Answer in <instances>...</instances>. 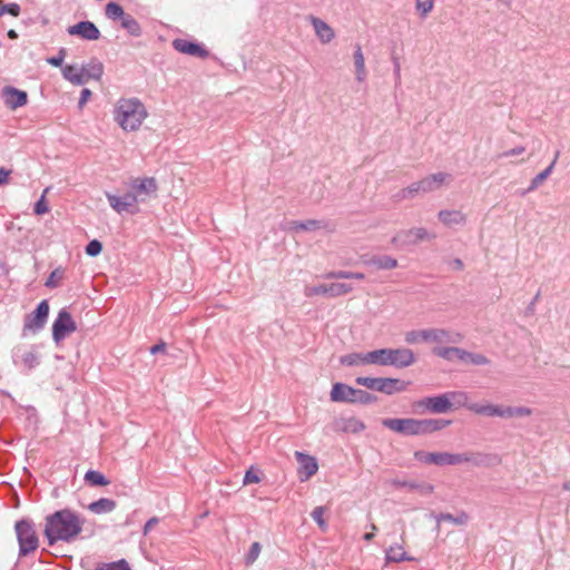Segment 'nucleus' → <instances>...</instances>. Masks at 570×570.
Wrapping results in <instances>:
<instances>
[{"label":"nucleus","mask_w":570,"mask_h":570,"mask_svg":"<svg viewBox=\"0 0 570 570\" xmlns=\"http://www.w3.org/2000/svg\"><path fill=\"white\" fill-rule=\"evenodd\" d=\"M149 112L146 105L137 97H121L112 108V119L126 134L139 131Z\"/></svg>","instance_id":"nucleus-1"},{"label":"nucleus","mask_w":570,"mask_h":570,"mask_svg":"<svg viewBox=\"0 0 570 570\" xmlns=\"http://www.w3.org/2000/svg\"><path fill=\"white\" fill-rule=\"evenodd\" d=\"M82 524L79 515L66 509L47 518L45 533L50 544L58 540L71 541L81 532Z\"/></svg>","instance_id":"nucleus-2"},{"label":"nucleus","mask_w":570,"mask_h":570,"mask_svg":"<svg viewBox=\"0 0 570 570\" xmlns=\"http://www.w3.org/2000/svg\"><path fill=\"white\" fill-rule=\"evenodd\" d=\"M383 425L405 435H424L440 431L451 421L443 419H384Z\"/></svg>","instance_id":"nucleus-3"},{"label":"nucleus","mask_w":570,"mask_h":570,"mask_svg":"<svg viewBox=\"0 0 570 570\" xmlns=\"http://www.w3.org/2000/svg\"><path fill=\"white\" fill-rule=\"evenodd\" d=\"M489 458L490 455L483 453L426 452L422 450L414 452V459L416 461L438 466L459 465L463 463L484 465Z\"/></svg>","instance_id":"nucleus-4"},{"label":"nucleus","mask_w":570,"mask_h":570,"mask_svg":"<svg viewBox=\"0 0 570 570\" xmlns=\"http://www.w3.org/2000/svg\"><path fill=\"white\" fill-rule=\"evenodd\" d=\"M452 180L453 177L451 174L445 171H438L428 175L417 181L412 183L405 188H402L394 195V198L396 202L413 199L417 195L429 194L439 190L443 186L450 185Z\"/></svg>","instance_id":"nucleus-5"},{"label":"nucleus","mask_w":570,"mask_h":570,"mask_svg":"<svg viewBox=\"0 0 570 570\" xmlns=\"http://www.w3.org/2000/svg\"><path fill=\"white\" fill-rule=\"evenodd\" d=\"M461 340L460 334L451 333L443 328L413 330L405 333L407 344L433 342L438 344L456 343Z\"/></svg>","instance_id":"nucleus-6"},{"label":"nucleus","mask_w":570,"mask_h":570,"mask_svg":"<svg viewBox=\"0 0 570 570\" xmlns=\"http://www.w3.org/2000/svg\"><path fill=\"white\" fill-rule=\"evenodd\" d=\"M353 291V286L347 283H322L315 285H305L304 295L307 298L316 296L338 297Z\"/></svg>","instance_id":"nucleus-7"},{"label":"nucleus","mask_w":570,"mask_h":570,"mask_svg":"<svg viewBox=\"0 0 570 570\" xmlns=\"http://www.w3.org/2000/svg\"><path fill=\"white\" fill-rule=\"evenodd\" d=\"M16 532L21 556H27L38 548V537L32 524L27 521H19L16 523Z\"/></svg>","instance_id":"nucleus-8"},{"label":"nucleus","mask_w":570,"mask_h":570,"mask_svg":"<svg viewBox=\"0 0 570 570\" xmlns=\"http://www.w3.org/2000/svg\"><path fill=\"white\" fill-rule=\"evenodd\" d=\"M128 188H130L138 203H145L150 197L156 196L158 185L154 177H138L129 181Z\"/></svg>","instance_id":"nucleus-9"},{"label":"nucleus","mask_w":570,"mask_h":570,"mask_svg":"<svg viewBox=\"0 0 570 570\" xmlns=\"http://www.w3.org/2000/svg\"><path fill=\"white\" fill-rule=\"evenodd\" d=\"M383 366L407 367L415 362L414 353L410 348H382Z\"/></svg>","instance_id":"nucleus-10"},{"label":"nucleus","mask_w":570,"mask_h":570,"mask_svg":"<svg viewBox=\"0 0 570 570\" xmlns=\"http://www.w3.org/2000/svg\"><path fill=\"white\" fill-rule=\"evenodd\" d=\"M49 316V304L46 299L41 301L37 308L26 315L23 322V332L37 333L43 328Z\"/></svg>","instance_id":"nucleus-11"},{"label":"nucleus","mask_w":570,"mask_h":570,"mask_svg":"<svg viewBox=\"0 0 570 570\" xmlns=\"http://www.w3.org/2000/svg\"><path fill=\"white\" fill-rule=\"evenodd\" d=\"M341 363L347 366L380 365L383 366L382 348L365 353H351L341 358Z\"/></svg>","instance_id":"nucleus-12"},{"label":"nucleus","mask_w":570,"mask_h":570,"mask_svg":"<svg viewBox=\"0 0 570 570\" xmlns=\"http://www.w3.org/2000/svg\"><path fill=\"white\" fill-rule=\"evenodd\" d=\"M77 330V325L69 312L61 309L52 324V338L58 344Z\"/></svg>","instance_id":"nucleus-13"},{"label":"nucleus","mask_w":570,"mask_h":570,"mask_svg":"<svg viewBox=\"0 0 570 570\" xmlns=\"http://www.w3.org/2000/svg\"><path fill=\"white\" fill-rule=\"evenodd\" d=\"M106 197L110 207L118 214L128 213L134 215L139 212V203L130 191V188H128V191L122 196H116L107 193Z\"/></svg>","instance_id":"nucleus-14"},{"label":"nucleus","mask_w":570,"mask_h":570,"mask_svg":"<svg viewBox=\"0 0 570 570\" xmlns=\"http://www.w3.org/2000/svg\"><path fill=\"white\" fill-rule=\"evenodd\" d=\"M433 238L430 233L423 227H414L407 230L397 233L392 243L396 246L415 245L420 242Z\"/></svg>","instance_id":"nucleus-15"},{"label":"nucleus","mask_w":570,"mask_h":570,"mask_svg":"<svg viewBox=\"0 0 570 570\" xmlns=\"http://www.w3.org/2000/svg\"><path fill=\"white\" fill-rule=\"evenodd\" d=\"M295 459L298 463V478L302 482L309 480L318 471V463L312 455L296 451Z\"/></svg>","instance_id":"nucleus-16"},{"label":"nucleus","mask_w":570,"mask_h":570,"mask_svg":"<svg viewBox=\"0 0 570 570\" xmlns=\"http://www.w3.org/2000/svg\"><path fill=\"white\" fill-rule=\"evenodd\" d=\"M70 36H77L85 40H98L100 38V31L96 24L91 21H80L67 29Z\"/></svg>","instance_id":"nucleus-17"},{"label":"nucleus","mask_w":570,"mask_h":570,"mask_svg":"<svg viewBox=\"0 0 570 570\" xmlns=\"http://www.w3.org/2000/svg\"><path fill=\"white\" fill-rule=\"evenodd\" d=\"M307 19L321 43H330L335 38V31L327 22L315 16H309Z\"/></svg>","instance_id":"nucleus-18"},{"label":"nucleus","mask_w":570,"mask_h":570,"mask_svg":"<svg viewBox=\"0 0 570 570\" xmlns=\"http://www.w3.org/2000/svg\"><path fill=\"white\" fill-rule=\"evenodd\" d=\"M4 104L11 110L23 107L28 102V95L26 91L19 90L14 87H4L2 90Z\"/></svg>","instance_id":"nucleus-19"},{"label":"nucleus","mask_w":570,"mask_h":570,"mask_svg":"<svg viewBox=\"0 0 570 570\" xmlns=\"http://www.w3.org/2000/svg\"><path fill=\"white\" fill-rule=\"evenodd\" d=\"M356 389L344 383H334L330 393L332 402L355 403Z\"/></svg>","instance_id":"nucleus-20"},{"label":"nucleus","mask_w":570,"mask_h":570,"mask_svg":"<svg viewBox=\"0 0 570 570\" xmlns=\"http://www.w3.org/2000/svg\"><path fill=\"white\" fill-rule=\"evenodd\" d=\"M419 405L424 406L430 412L438 414L446 413L448 411H450V403L446 393L436 396L425 397L419 402Z\"/></svg>","instance_id":"nucleus-21"},{"label":"nucleus","mask_w":570,"mask_h":570,"mask_svg":"<svg viewBox=\"0 0 570 570\" xmlns=\"http://www.w3.org/2000/svg\"><path fill=\"white\" fill-rule=\"evenodd\" d=\"M173 47L185 55L206 58L208 56V51L198 43L190 42L185 39H176L173 41Z\"/></svg>","instance_id":"nucleus-22"},{"label":"nucleus","mask_w":570,"mask_h":570,"mask_svg":"<svg viewBox=\"0 0 570 570\" xmlns=\"http://www.w3.org/2000/svg\"><path fill=\"white\" fill-rule=\"evenodd\" d=\"M391 484L395 488H404L410 491H416L422 495H430L434 492V485L428 482H416L395 479L391 481Z\"/></svg>","instance_id":"nucleus-23"},{"label":"nucleus","mask_w":570,"mask_h":570,"mask_svg":"<svg viewBox=\"0 0 570 570\" xmlns=\"http://www.w3.org/2000/svg\"><path fill=\"white\" fill-rule=\"evenodd\" d=\"M409 383L402 382L397 379L391 377H379L376 390L377 392L392 395L396 392H403L406 390Z\"/></svg>","instance_id":"nucleus-24"},{"label":"nucleus","mask_w":570,"mask_h":570,"mask_svg":"<svg viewBox=\"0 0 570 570\" xmlns=\"http://www.w3.org/2000/svg\"><path fill=\"white\" fill-rule=\"evenodd\" d=\"M439 220L448 226H463L466 223V215L456 209H443L438 214Z\"/></svg>","instance_id":"nucleus-25"},{"label":"nucleus","mask_w":570,"mask_h":570,"mask_svg":"<svg viewBox=\"0 0 570 570\" xmlns=\"http://www.w3.org/2000/svg\"><path fill=\"white\" fill-rule=\"evenodd\" d=\"M354 73L357 83H364L367 79V69L365 66V58L360 45L355 47L353 52Z\"/></svg>","instance_id":"nucleus-26"},{"label":"nucleus","mask_w":570,"mask_h":570,"mask_svg":"<svg viewBox=\"0 0 570 570\" xmlns=\"http://www.w3.org/2000/svg\"><path fill=\"white\" fill-rule=\"evenodd\" d=\"M62 76L66 80L70 81L73 85L80 86L86 83V76L82 67L67 65L61 69Z\"/></svg>","instance_id":"nucleus-27"},{"label":"nucleus","mask_w":570,"mask_h":570,"mask_svg":"<svg viewBox=\"0 0 570 570\" xmlns=\"http://www.w3.org/2000/svg\"><path fill=\"white\" fill-rule=\"evenodd\" d=\"M14 362L22 365L27 370H31L39 364V356L33 351V348L18 351Z\"/></svg>","instance_id":"nucleus-28"},{"label":"nucleus","mask_w":570,"mask_h":570,"mask_svg":"<svg viewBox=\"0 0 570 570\" xmlns=\"http://www.w3.org/2000/svg\"><path fill=\"white\" fill-rule=\"evenodd\" d=\"M366 264L385 271L394 269L399 266L397 259L390 255H374L366 261Z\"/></svg>","instance_id":"nucleus-29"},{"label":"nucleus","mask_w":570,"mask_h":570,"mask_svg":"<svg viewBox=\"0 0 570 570\" xmlns=\"http://www.w3.org/2000/svg\"><path fill=\"white\" fill-rule=\"evenodd\" d=\"M434 518L438 528L441 525L442 522H451L456 525H465L470 520L469 514L464 511L459 512L456 515H453L451 513H439Z\"/></svg>","instance_id":"nucleus-30"},{"label":"nucleus","mask_w":570,"mask_h":570,"mask_svg":"<svg viewBox=\"0 0 570 570\" xmlns=\"http://www.w3.org/2000/svg\"><path fill=\"white\" fill-rule=\"evenodd\" d=\"M116 501L108 498H101L88 505V509L95 514L109 513L116 509Z\"/></svg>","instance_id":"nucleus-31"},{"label":"nucleus","mask_w":570,"mask_h":570,"mask_svg":"<svg viewBox=\"0 0 570 570\" xmlns=\"http://www.w3.org/2000/svg\"><path fill=\"white\" fill-rule=\"evenodd\" d=\"M325 224L316 219H307L305 222L293 220L289 223L288 229L293 232L306 230L313 232L324 228Z\"/></svg>","instance_id":"nucleus-32"},{"label":"nucleus","mask_w":570,"mask_h":570,"mask_svg":"<svg viewBox=\"0 0 570 570\" xmlns=\"http://www.w3.org/2000/svg\"><path fill=\"white\" fill-rule=\"evenodd\" d=\"M446 396L450 403V410L459 407H466L469 410V405L472 404L469 402L468 393L463 391L446 392Z\"/></svg>","instance_id":"nucleus-33"},{"label":"nucleus","mask_w":570,"mask_h":570,"mask_svg":"<svg viewBox=\"0 0 570 570\" xmlns=\"http://www.w3.org/2000/svg\"><path fill=\"white\" fill-rule=\"evenodd\" d=\"M121 27L132 37H140L142 29L140 23L129 13H126L120 20Z\"/></svg>","instance_id":"nucleus-34"},{"label":"nucleus","mask_w":570,"mask_h":570,"mask_svg":"<svg viewBox=\"0 0 570 570\" xmlns=\"http://www.w3.org/2000/svg\"><path fill=\"white\" fill-rule=\"evenodd\" d=\"M412 557H409L404 551L403 547L400 544L391 546L386 550V561L387 562H402V561H411Z\"/></svg>","instance_id":"nucleus-35"},{"label":"nucleus","mask_w":570,"mask_h":570,"mask_svg":"<svg viewBox=\"0 0 570 570\" xmlns=\"http://www.w3.org/2000/svg\"><path fill=\"white\" fill-rule=\"evenodd\" d=\"M554 166H556V159H553L551 161V164L544 170H542L541 173H539L531 179L530 185L525 193H531V191H534L535 189H538L544 183V180L551 175Z\"/></svg>","instance_id":"nucleus-36"},{"label":"nucleus","mask_w":570,"mask_h":570,"mask_svg":"<svg viewBox=\"0 0 570 570\" xmlns=\"http://www.w3.org/2000/svg\"><path fill=\"white\" fill-rule=\"evenodd\" d=\"M460 362L473 365H487L490 363L489 358L485 355L480 353H470L465 350H462Z\"/></svg>","instance_id":"nucleus-37"},{"label":"nucleus","mask_w":570,"mask_h":570,"mask_svg":"<svg viewBox=\"0 0 570 570\" xmlns=\"http://www.w3.org/2000/svg\"><path fill=\"white\" fill-rule=\"evenodd\" d=\"M433 353L446 361H460L462 348L459 347H435Z\"/></svg>","instance_id":"nucleus-38"},{"label":"nucleus","mask_w":570,"mask_h":570,"mask_svg":"<svg viewBox=\"0 0 570 570\" xmlns=\"http://www.w3.org/2000/svg\"><path fill=\"white\" fill-rule=\"evenodd\" d=\"M85 481L92 487H106L110 481L99 471L89 470L85 474Z\"/></svg>","instance_id":"nucleus-39"},{"label":"nucleus","mask_w":570,"mask_h":570,"mask_svg":"<svg viewBox=\"0 0 570 570\" xmlns=\"http://www.w3.org/2000/svg\"><path fill=\"white\" fill-rule=\"evenodd\" d=\"M364 274L348 271H332L324 275L326 279H364Z\"/></svg>","instance_id":"nucleus-40"},{"label":"nucleus","mask_w":570,"mask_h":570,"mask_svg":"<svg viewBox=\"0 0 570 570\" xmlns=\"http://www.w3.org/2000/svg\"><path fill=\"white\" fill-rule=\"evenodd\" d=\"M105 14L110 20H121L126 12L119 3L108 2L105 7Z\"/></svg>","instance_id":"nucleus-41"},{"label":"nucleus","mask_w":570,"mask_h":570,"mask_svg":"<svg viewBox=\"0 0 570 570\" xmlns=\"http://www.w3.org/2000/svg\"><path fill=\"white\" fill-rule=\"evenodd\" d=\"M82 70L86 76V82L90 79H99L102 75V65L100 62L92 61L87 66H82Z\"/></svg>","instance_id":"nucleus-42"},{"label":"nucleus","mask_w":570,"mask_h":570,"mask_svg":"<svg viewBox=\"0 0 570 570\" xmlns=\"http://www.w3.org/2000/svg\"><path fill=\"white\" fill-rule=\"evenodd\" d=\"M434 8V0H415V10L420 18L425 19Z\"/></svg>","instance_id":"nucleus-43"},{"label":"nucleus","mask_w":570,"mask_h":570,"mask_svg":"<svg viewBox=\"0 0 570 570\" xmlns=\"http://www.w3.org/2000/svg\"><path fill=\"white\" fill-rule=\"evenodd\" d=\"M364 429H365V424L356 417H348V419L344 420V422H343V430L345 432L360 433Z\"/></svg>","instance_id":"nucleus-44"},{"label":"nucleus","mask_w":570,"mask_h":570,"mask_svg":"<svg viewBox=\"0 0 570 570\" xmlns=\"http://www.w3.org/2000/svg\"><path fill=\"white\" fill-rule=\"evenodd\" d=\"M65 278V269L61 267H58L53 269L49 277L46 281V286L50 288H56L60 286L62 279Z\"/></svg>","instance_id":"nucleus-45"},{"label":"nucleus","mask_w":570,"mask_h":570,"mask_svg":"<svg viewBox=\"0 0 570 570\" xmlns=\"http://www.w3.org/2000/svg\"><path fill=\"white\" fill-rule=\"evenodd\" d=\"M494 404L491 403H472L469 405V411L478 414V415H484L492 417V411H493Z\"/></svg>","instance_id":"nucleus-46"},{"label":"nucleus","mask_w":570,"mask_h":570,"mask_svg":"<svg viewBox=\"0 0 570 570\" xmlns=\"http://www.w3.org/2000/svg\"><path fill=\"white\" fill-rule=\"evenodd\" d=\"M95 570H131L126 560H119L116 562L101 563Z\"/></svg>","instance_id":"nucleus-47"},{"label":"nucleus","mask_w":570,"mask_h":570,"mask_svg":"<svg viewBox=\"0 0 570 570\" xmlns=\"http://www.w3.org/2000/svg\"><path fill=\"white\" fill-rule=\"evenodd\" d=\"M49 189H50V187L45 188L40 199L35 204V209L33 210H35L36 215H43V214H47L49 212V206H48L47 200H46V196L49 193Z\"/></svg>","instance_id":"nucleus-48"},{"label":"nucleus","mask_w":570,"mask_h":570,"mask_svg":"<svg viewBox=\"0 0 570 570\" xmlns=\"http://www.w3.org/2000/svg\"><path fill=\"white\" fill-rule=\"evenodd\" d=\"M20 11L21 9L18 3H4L2 0H0V17L3 16L4 13L18 17L20 14Z\"/></svg>","instance_id":"nucleus-49"},{"label":"nucleus","mask_w":570,"mask_h":570,"mask_svg":"<svg viewBox=\"0 0 570 570\" xmlns=\"http://www.w3.org/2000/svg\"><path fill=\"white\" fill-rule=\"evenodd\" d=\"M261 550H262V547L258 542H254L250 546L248 553L245 556V562L247 566L253 564L257 560V558L261 553Z\"/></svg>","instance_id":"nucleus-50"},{"label":"nucleus","mask_w":570,"mask_h":570,"mask_svg":"<svg viewBox=\"0 0 570 570\" xmlns=\"http://www.w3.org/2000/svg\"><path fill=\"white\" fill-rule=\"evenodd\" d=\"M324 513H325V508L324 507H316L311 515L313 518V520L320 525V528H322L323 530H326L327 528V524H326V521L324 519Z\"/></svg>","instance_id":"nucleus-51"},{"label":"nucleus","mask_w":570,"mask_h":570,"mask_svg":"<svg viewBox=\"0 0 570 570\" xmlns=\"http://www.w3.org/2000/svg\"><path fill=\"white\" fill-rule=\"evenodd\" d=\"M261 480L262 479H261L258 472L255 471L254 468H250L245 473L243 484L247 485V484H253V483H259Z\"/></svg>","instance_id":"nucleus-52"},{"label":"nucleus","mask_w":570,"mask_h":570,"mask_svg":"<svg viewBox=\"0 0 570 570\" xmlns=\"http://www.w3.org/2000/svg\"><path fill=\"white\" fill-rule=\"evenodd\" d=\"M102 245L99 240L94 239L86 246V254L89 256H97L101 253Z\"/></svg>","instance_id":"nucleus-53"},{"label":"nucleus","mask_w":570,"mask_h":570,"mask_svg":"<svg viewBox=\"0 0 570 570\" xmlns=\"http://www.w3.org/2000/svg\"><path fill=\"white\" fill-rule=\"evenodd\" d=\"M377 380H379V377H364V376H360V377L356 379V383L358 385L365 386L366 389L375 391L376 390V385H377Z\"/></svg>","instance_id":"nucleus-54"},{"label":"nucleus","mask_w":570,"mask_h":570,"mask_svg":"<svg viewBox=\"0 0 570 570\" xmlns=\"http://www.w3.org/2000/svg\"><path fill=\"white\" fill-rule=\"evenodd\" d=\"M524 153H525V147L520 145V146H515L511 149L503 151L502 154H500L499 157H501V158L514 157V156H520Z\"/></svg>","instance_id":"nucleus-55"},{"label":"nucleus","mask_w":570,"mask_h":570,"mask_svg":"<svg viewBox=\"0 0 570 570\" xmlns=\"http://www.w3.org/2000/svg\"><path fill=\"white\" fill-rule=\"evenodd\" d=\"M374 400V396H372L370 393L363 391V390H356L355 393V403H363L367 404L371 403Z\"/></svg>","instance_id":"nucleus-56"},{"label":"nucleus","mask_w":570,"mask_h":570,"mask_svg":"<svg viewBox=\"0 0 570 570\" xmlns=\"http://www.w3.org/2000/svg\"><path fill=\"white\" fill-rule=\"evenodd\" d=\"M514 414L515 417H529L533 414V409L523 405L514 406Z\"/></svg>","instance_id":"nucleus-57"},{"label":"nucleus","mask_w":570,"mask_h":570,"mask_svg":"<svg viewBox=\"0 0 570 570\" xmlns=\"http://www.w3.org/2000/svg\"><path fill=\"white\" fill-rule=\"evenodd\" d=\"M63 59H65V50L61 49L57 56L48 58L47 62L55 67H61Z\"/></svg>","instance_id":"nucleus-58"},{"label":"nucleus","mask_w":570,"mask_h":570,"mask_svg":"<svg viewBox=\"0 0 570 570\" xmlns=\"http://www.w3.org/2000/svg\"><path fill=\"white\" fill-rule=\"evenodd\" d=\"M393 72L395 78V83L399 85L401 82V63L397 58H393Z\"/></svg>","instance_id":"nucleus-59"},{"label":"nucleus","mask_w":570,"mask_h":570,"mask_svg":"<svg viewBox=\"0 0 570 570\" xmlns=\"http://www.w3.org/2000/svg\"><path fill=\"white\" fill-rule=\"evenodd\" d=\"M90 97H91V91L89 89L85 88L81 90L79 102H78V106L80 109L86 105V102L89 100Z\"/></svg>","instance_id":"nucleus-60"},{"label":"nucleus","mask_w":570,"mask_h":570,"mask_svg":"<svg viewBox=\"0 0 570 570\" xmlns=\"http://www.w3.org/2000/svg\"><path fill=\"white\" fill-rule=\"evenodd\" d=\"M158 522H159V519H158V518H156V517L150 518V519L146 522V524H145V527H144V534H145V535H146V534H148V533L151 531V529H153L156 524H158Z\"/></svg>","instance_id":"nucleus-61"},{"label":"nucleus","mask_w":570,"mask_h":570,"mask_svg":"<svg viewBox=\"0 0 570 570\" xmlns=\"http://www.w3.org/2000/svg\"><path fill=\"white\" fill-rule=\"evenodd\" d=\"M11 175V170L4 167L0 168V186L8 183V178Z\"/></svg>","instance_id":"nucleus-62"},{"label":"nucleus","mask_w":570,"mask_h":570,"mask_svg":"<svg viewBox=\"0 0 570 570\" xmlns=\"http://www.w3.org/2000/svg\"><path fill=\"white\" fill-rule=\"evenodd\" d=\"M503 419H515L514 406L503 405Z\"/></svg>","instance_id":"nucleus-63"},{"label":"nucleus","mask_w":570,"mask_h":570,"mask_svg":"<svg viewBox=\"0 0 570 570\" xmlns=\"http://www.w3.org/2000/svg\"><path fill=\"white\" fill-rule=\"evenodd\" d=\"M165 351H166V344L163 342L150 347L151 354H157V353L165 352Z\"/></svg>","instance_id":"nucleus-64"}]
</instances>
